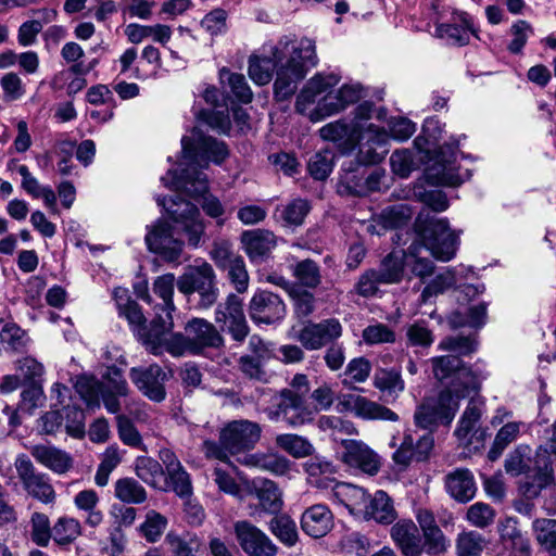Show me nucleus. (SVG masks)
<instances>
[{
    "label": "nucleus",
    "mask_w": 556,
    "mask_h": 556,
    "mask_svg": "<svg viewBox=\"0 0 556 556\" xmlns=\"http://www.w3.org/2000/svg\"><path fill=\"white\" fill-rule=\"evenodd\" d=\"M530 464L531 448L528 445L520 444L506 456L504 468L508 475L518 477L529 470Z\"/></svg>",
    "instance_id": "49530a36"
},
{
    "label": "nucleus",
    "mask_w": 556,
    "mask_h": 556,
    "mask_svg": "<svg viewBox=\"0 0 556 556\" xmlns=\"http://www.w3.org/2000/svg\"><path fill=\"white\" fill-rule=\"evenodd\" d=\"M249 312L255 323L273 324L283 318L286 306L277 294L262 290L252 296Z\"/></svg>",
    "instance_id": "412c9836"
},
{
    "label": "nucleus",
    "mask_w": 556,
    "mask_h": 556,
    "mask_svg": "<svg viewBox=\"0 0 556 556\" xmlns=\"http://www.w3.org/2000/svg\"><path fill=\"white\" fill-rule=\"evenodd\" d=\"M114 496L122 503L141 504L148 494L146 489L134 478H119L114 483Z\"/></svg>",
    "instance_id": "ea45409f"
},
{
    "label": "nucleus",
    "mask_w": 556,
    "mask_h": 556,
    "mask_svg": "<svg viewBox=\"0 0 556 556\" xmlns=\"http://www.w3.org/2000/svg\"><path fill=\"white\" fill-rule=\"evenodd\" d=\"M215 321L222 325V330L228 331L236 341H243L249 334L242 301L236 294H229L225 302L218 304Z\"/></svg>",
    "instance_id": "2eb2a0df"
},
{
    "label": "nucleus",
    "mask_w": 556,
    "mask_h": 556,
    "mask_svg": "<svg viewBox=\"0 0 556 556\" xmlns=\"http://www.w3.org/2000/svg\"><path fill=\"white\" fill-rule=\"evenodd\" d=\"M455 150L445 144L425 170L426 180L433 186L456 187L469 179V169H462L456 165Z\"/></svg>",
    "instance_id": "9b49d317"
},
{
    "label": "nucleus",
    "mask_w": 556,
    "mask_h": 556,
    "mask_svg": "<svg viewBox=\"0 0 556 556\" xmlns=\"http://www.w3.org/2000/svg\"><path fill=\"white\" fill-rule=\"evenodd\" d=\"M241 243L252 263H262L276 248L277 238L267 229L245 230L241 235Z\"/></svg>",
    "instance_id": "4be33fe9"
},
{
    "label": "nucleus",
    "mask_w": 556,
    "mask_h": 556,
    "mask_svg": "<svg viewBox=\"0 0 556 556\" xmlns=\"http://www.w3.org/2000/svg\"><path fill=\"white\" fill-rule=\"evenodd\" d=\"M30 454L38 464L58 475H63L73 467L72 456L53 445H34L30 448Z\"/></svg>",
    "instance_id": "a878e982"
},
{
    "label": "nucleus",
    "mask_w": 556,
    "mask_h": 556,
    "mask_svg": "<svg viewBox=\"0 0 556 556\" xmlns=\"http://www.w3.org/2000/svg\"><path fill=\"white\" fill-rule=\"evenodd\" d=\"M181 164L185 165L180 176L169 169L161 178L162 184L172 190H184L190 197L201 200L205 214L212 218H218L224 214L220 201L208 193V181L201 169L206 168L210 162L220 164L228 155L224 142L212 137H198L191 142L190 137L181 139Z\"/></svg>",
    "instance_id": "7ed1b4c3"
},
{
    "label": "nucleus",
    "mask_w": 556,
    "mask_h": 556,
    "mask_svg": "<svg viewBox=\"0 0 556 556\" xmlns=\"http://www.w3.org/2000/svg\"><path fill=\"white\" fill-rule=\"evenodd\" d=\"M523 426L520 421H510L502 426L496 432L493 444L489 450V459L492 462L496 460L504 450L517 440Z\"/></svg>",
    "instance_id": "a19ab883"
},
{
    "label": "nucleus",
    "mask_w": 556,
    "mask_h": 556,
    "mask_svg": "<svg viewBox=\"0 0 556 556\" xmlns=\"http://www.w3.org/2000/svg\"><path fill=\"white\" fill-rule=\"evenodd\" d=\"M262 428L257 422L240 419L228 422L219 433L218 447L215 442L205 441L204 447L208 456L220 460L227 459L228 452L231 455H238L252 450L260 441Z\"/></svg>",
    "instance_id": "0eeeda50"
},
{
    "label": "nucleus",
    "mask_w": 556,
    "mask_h": 556,
    "mask_svg": "<svg viewBox=\"0 0 556 556\" xmlns=\"http://www.w3.org/2000/svg\"><path fill=\"white\" fill-rule=\"evenodd\" d=\"M413 212L406 204H395L386 207L377 217L374 224L368 227L372 233L381 235V229L400 228L412 218Z\"/></svg>",
    "instance_id": "c85d7f7f"
},
{
    "label": "nucleus",
    "mask_w": 556,
    "mask_h": 556,
    "mask_svg": "<svg viewBox=\"0 0 556 556\" xmlns=\"http://www.w3.org/2000/svg\"><path fill=\"white\" fill-rule=\"evenodd\" d=\"M144 240L148 249L166 262H177L184 250V242L174 236L173 227L164 220L149 226Z\"/></svg>",
    "instance_id": "ddd939ff"
},
{
    "label": "nucleus",
    "mask_w": 556,
    "mask_h": 556,
    "mask_svg": "<svg viewBox=\"0 0 556 556\" xmlns=\"http://www.w3.org/2000/svg\"><path fill=\"white\" fill-rule=\"evenodd\" d=\"M175 280V276L173 274H165L157 277L154 281L153 290L164 302L161 308V314L164 318H167V314L172 316V312L175 311V305L173 303Z\"/></svg>",
    "instance_id": "603ef678"
},
{
    "label": "nucleus",
    "mask_w": 556,
    "mask_h": 556,
    "mask_svg": "<svg viewBox=\"0 0 556 556\" xmlns=\"http://www.w3.org/2000/svg\"><path fill=\"white\" fill-rule=\"evenodd\" d=\"M269 529L271 533L287 546H293L298 541L295 522L288 516H276L271 519Z\"/></svg>",
    "instance_id": "864d4df0"
},
{
    "label": "nucleus",
    "mask_w": 556,
    "mask_h": 556,
    "mask_svg": "<svg viewBox=\"0 0 556 556\" xmlns=\"http://www.w3.org/2000/svg\"><path fill=\"white\" fill-rule=\"evenodd\" d=\"M219 79L222 84H227L230 87L232 93L239 101L243 103L252 101L253 93L242 74L222 68L219 71Z\"/></svg>",
    "instance_id": "8fccbe9b"
},
{
    "label": "nucleus",
    "mask_w": 556,
    "mask_h": 556,
    "mask_svg": "<svg viewBox=\"0 0 556 556\" xmlns=\"http://www.w3.org/2000/svg\"><path fill=\"white\" fill-rule=\"evenodd\" d=\"M275 443L294 458H304L314 452L313 444L306 438L294 433L279 434L276 437Z\"/></svg>",
    "instance_id": "37998d69"
},
{
    "label": "nucleus",
    "mask_w": 556,
    "mask_h": 556,
    "mask_svg": "<svg viewBox=\"0 0 556 556\" xmlns=\"http://www.w3.org/2000/svg\"><path fill=\"white\" fill-rule=\"evenodd\" d=\"M177 287L185 294L198 292L200 294V305L203 307H210L217 300L215 274L212 266L206 262L188 267L184 275L178 278Z\"/></svg>",
    "instance_id": "f8f14e48"
},
{
    "label": "nucleus",
    "mask_w": 556,
    "mask_h": 556,
    "mask_svg": "<svg viewBox=\"0 0 556 556\" xmlns=\"http://www.w3.org/2000/svg\"><path fill=\"white\" fill-rule=\"evenodd\" d=\"M390 535L404 556L421 555L424 543L419 530L413 520H399L392 526Z\"/></svg>",
    "instance_id": "b1692460"
},
{
    "label": "nucleus",
    "mask_w": 556,
    "mask_h": 556,
    "mask_svg": "<svg viewBox=\"0 0 556 556\" xmlns=\"http://www.w3.org/2000/svg\"><path fill=\"white\" fill-rule=\"evenodd\" d=\"M135 473L148 485L157 488L164 476V470L157 460L148 456H140L135 460Z\"/></svg>",
    "instance_id": "a18cd8bd"
},
{
    "label": "nucleus",
    "mask_w": 556,
    "mask_h": 556,
    "mask_svg": "<svg viewBox=\"0 0 556 556\" xmlns=\"http://www.w3.org/2000/svg\"><path fill=\"white\" fill-rule=\"evenodd\" d=\"M416 240L404 252L406 267L421 279L432 275L433 263L424 254L430 253L435 260L448 262L455 255L459 233L450 227L446 218L419 214L415 222Z\"/></svg>",
    "instance_id": "39448f33"
},
{
    "label": "nucleus",
    "mask_w": 556,
    "mask_h": 556,
    "mask_svg": "<svg viewBox=\"0 0 556 556\" xmlns=\"http://www.w3.org/2000/svg\"><path fill=\"white\" fill-rule=\"evenodd\" d=\"M363 340L368 345L393 343L395 341L394 331L384 324H375L367 326L363 330Z\"/></svg>",
    "instance_id": "774afa93"
},
{
    "label": "nucleus",
    "mask_w": 556,
    "mask_h": 556,
    "mask_svg": "<svg viewBox=\"0 0 556 556\" xmlns=\"http://www.w3.org/2000/svg\"><path fill=\"white\" fill-rule=\"evenodd\" d=\"M495 510L485 503L477 502L470 505L466 513V520L476 528H486L493 523Z\"/></svg>",
    "instance_id": "052dcab7"
},
{
    "label": "nucleus",
    "mask_w": 556,
    "mask_h": 556,
    "mask_svg": "<svg viewBox=\"0 0 556 556\" xmlns=\"http://www.w3.org/2000/svg\"><path fill=\"white\" fill-rule=\"evenodd\" d=\"M156 202L166 210L172 220L186 233L188 243L194 248L198 247L205 229L198 207L180 197L168 201L157 197Z\"/></svg>",
    "instance_id": "9d476101"
},
{
    "label": "nucleus",
    "mask_w": 556,
    "mask_h": 556,
    "mask_svg": "<svg viewBox=\"0 0 556 556\" xmlns=\"http://www.w3.org/2000/svg\"><path fill=\"white\" fill-rule=\"evenodd\" d=\"M22 177V188L33 198H41L49 208H54L56 205V197L50 186H42L39 180L29 172L26 165H21L17 168Z\"/></svg>",
    "instance_id": "e433bc0d"
},
{
    "label": "nucleus",
    "mask_w": 556,
    "mask_h": 556,
    "mask_svg": "<svg viewBox=\"0 0 556 556\" xmlns=\"http://www.w3.org/2000/svg\"><path fill=\"white\" fill-rule=\"evenodd\" d=\"M311 211V204L304 199H293L280 208V217L288 226H301Z\"/></svg>",
    "instance_id": "4d7b16f0"
},
{
    "label": "nucleus",
    "mask_w": 556,
    "mask_h": 556,
    "mask_svg": "<svg viewBox=\"0 0 556 556\" xmlns=\"http://www.w3.org/2000/svg\"><path fill=\"white\" fill-rule=\"evenodd\" d=\"M81 534L79 520L73 517H61L52 528V539L59 545H67Z\"/></svg>",
    "instance_id": "09e8293b"
},
{
    "label": "nucleus",
    "mask_w": 556,
    "mask_h": 556,
    "mask_svg": "<svg viewBox=\"0 0 556 556\" xmlns=\"http://www.w3.org/2000/svg\"><path fill=\"white\" fill-rule=\"evenodd\" d=\"M485 538L473 530L458 533L455 541L457 556H480L486 547Z\"/></svg>",
    "instance_id": "c03bdc74"
},
{
    "label": "nucleus",
    "mask_w": 556,
    "mask_h": 556,
    "mask_svg": "<svg viewBox=\"0 0 556 556\" xmlns=\"http://www.w3.org/2000/svg\"><path fill=\"white\" fill-rule=\"evenodd\" d=\"M454 22V24L438 25L435 28L437 36L452 45L463 46L468 43L470 35L476 33L471 17L465 12H459L455 14Z\"/></svg>",
    "instance_id": "cd10ccee"
},
{
    "label": "nucleus",
    "mask_w": 556,
    "mask_h": 556,
    "mask_svg": "<svg viewBox=\"0 0 556 556\" xmlns=\"http://www.w3.org/2000/svg\"><path fill=\"white\" fill-rule=\"evenodd\" d=\"M339 83L340 76L334 73L315 74L300 91L296 111L316 123L343 112L364 97L363 87L357 83L344 84L333 92Z\"/></svg>",
    "instance_id": "423d86ee"
},
{
    "label": "nucleus",
    "mask_w": 556,
    "mask_h": 556,
    "mask_svg": "<svg viewBox=\"0 0 556 556\" xmlns=\"http://www.w3.org/2000/svg\"><path fill=\"white\" fill-rule=\"evenodd\" d=\"M337 410L351 413L363 420H399V415L387 406L353 393L342 394L338 399Z\"/></svg>",
    "instance_id": "4468645a"
},
{
    "label": "nucleus",
    "mask_w": 556,
    "mask_h": 556,
    "mask_svg": "<svg viewBox=\"0 0 556 556\" xmlns=\"http://www.w3.org/2000/svg\"><path fill=\"white\" fill-rule=\"evenodd\" d=\"M301 526L309 536L323 538L332 528V514L325 505H313L303 513Z\"/></svg>",
    "instance_id": "bb28decb"
},
{
    "label": "nucleus",
    "mask_w": 556,
    "mask_h": 556,
    "mask_svg": "<svg viewBox=\"0 0 556 556\" xmlns=\"http://www.w3.org/2000/svg\"><path fill=\"white\" fill-rule=\"evenodd\" d=\"M390 446L396 447L392 455L393 462L401 468H406L413 460L421 462L427 459L433 447V438L431 434H424L416 441L407 432L399 445L395 437H393Z\"/></svg>",
    "instance_id": "a211bd4d"
},
{
    "label": "nucleus",
    "mask_w": 556,
    "mask_h": 556,
    "mask_svg": "<svg viewBox=\"0 0 556 556\" xmlns=\"http://www.w3.org/2000/svg\"><path fill=\"white\" fill-rule=\"evenodd\" d=\"M483 410L484 401L481 397L470 399L454 432L459 440L468 437L475 425L480 420Z\"/></svg>",
    "instance_id": "79ce46f5"
},
{
    "label": "nucleus",
    "mask_w": 556,
    "mask_h": 556,
    "mask_svg": "<svg viewBox=\"0 0 556 556\" xmlns=\"http://www.w3.org/2000/svg\"><path fill=\"white\" fill-rule=\"evenodd\" d=\"M532 528L541 547L556 556V520L546 518L535 519Z\"/></svg>",
    "instance_id": "de8ad7c7"
},
{
    "label": "nucleus",
    "mask_w": 556,
    "mask_h": 556,
    "mask_svg": "<svg viewBox=\"0 0 556 556\" xmlns=\"http://www.w3.org/2000/svg\"><path fill=\"white\" fill-rule=\"evenodd\" d=\"M129 377L132 383L151 401L162 402L165 399L164 382L168 377L159 365L132 367Z\"/></svg>",
    "instance_id": "aec40b11"
},
{
    "label": "nucleus",
    "mask_w": 556,
    "mask_h": 556,
    "mask_svg": "<svg viewBox=\"0 0 556 556\" xmlns=\"http://www.w3.org/2000/svg\"><path fill=\"white\" fill-rule=\"evenodd\" d=\"M236 538L249 556H275L277 546L258 528L249 521H237L233 526Z\"/></svg>",
    "instance_id": "f3484780"
},
{
    "label": "nucleus",
    "mask_w": 556,
    "mask_h": 556,
    "mask_svg": "<svg viewBox=\"0 0 556 556\" xmlns=\"http://www.w3.org/2000/svg\"><path fill=\"white\" fill-rule=\"evenodd\" d=\"M99 502V494L93 489L81 490L73 498L75 507L87 514L85 523L91 528L99 527L104 519L103 513L98 509Z\"/></svg>",
    "instance_id": "f704fd0d"
},
{
    "label": "nucleus",
    "mask_w": 556,
    "mask_h": 556,
    "mask_svg": "<svg viewBox=\"0 0 556 556\" xmlns=\"http://www.w3.org/2000/svg\"><path fill=\"white\" fill-rule=\"evenodd\" d=\"M460 274L457 268H446L444 271L438 274L429 285L425 287L421 292V299L424 302L439 293H443L456 283V276Z\"/></svg>",
    "instance_id": "13d9d810"
},
{
    "label": "nucleus",
    "mask_w": 556,
    "mask_h": 556,
    "mask_svg": "<svg viewBox=\"0 0 556 556\" xmlns=\"http://www.w3.org/2000/svg\"><path fill=\"white\" fill-rule=\"evenodd\" d=\"M167 527V519L156 510H149L144 521L139 527L140 534L150 543L160 540Z\"/></svg>",
    "instance_id": "3c124183"
},
{
    "label": "nucleus",
    "mask_w": 556,
    "mask_h": 556,
    "mask_svg": "<svg viewBox=\"0 0 556 556\" xmlns=\"http://www.w3.org/2000/svg\"><path fill=\"white\" fill-rule=\"evenodd\" d=\"M486 319V306L483 303L473 305L468 308L467 317L462 318L460 313L455 312L450 316V324L454 328L469 326V327H481L484 325Z\"/></svg>",
    "instance_id": "680f3d73"
},
{
    "label": "nucleus",
    "mask_w": 556,
    "mask_h": 556,
    "mask_svg": "<svg viewBox=\"0 0 556 556\" xmlns=\"http://www.w3.org/2000/svg\"><path fill=\"white\" fill-rule=\"evenodd\" d=\"M173 327L172 316L167 314V318H164L162 314H157L152 320L150 329L139 333L140 340L146 349L154 355H161L164 352H168L173 356H180L186 352L191 353L189 336L173 333Z\"/></svg>",
    "instance_id": "6e6552de"
},
{
    "label": "nucleus",
    "mask_w": 556,
    "mask_h": 556,
    "mask_svg": "<svg viewBox=\"0 0 556 556\" xmlns=\"http://www.w3.org/2000/svg\"><path fill=\"white\" fill-rule=\"evenodd\" d=\"M306 397L289 390H281L274 396L273 407L266 415L271 421H285L291 428H298L314 420L315 410L306 404Z\"/></svg>",
    "instance_id": "1a4fd4ad"
},
{
    "label": "nucleus",
    "mask_w": 556,
    "mask_h": 556,
    "mask_svg": "<svg viewBox=\"0 0 556 556\" xmlns=\"http://www.w3.org/2000/svg\"><path fill=\"white\" fill-rule=\"evenodd\" d=\"M365 518L382 525H390L396 519L392 500L384 491H377L372 498H367V506L362 511Z\"/></svg>",
    "instance_id": "7c9ffc66"
},
{
    "label": "nucleus",
    "mask_w": 556,
    "mask_h": 556,
    "mask_svg": "<svg viewBox=\"0 0 556 556\" xmlns=\"http://www.w3.org/2000/svg\"><path fill=\"white\" fill-rule=\"evenodd\" d=\"M124 452L116 445H109L100 455V464L98 465L94 483L99 488H104L109 484L110 475L118 467L123 460Z\"/></svg>",
    "instance_id": "4c0bfd02"
},
{
    "label": "nucleus",
    "mask_w": 556,
    "mask_h": 556,
    "mask_svg": "<svg viewBox=\"0 0 556 556\" xmlns=\"http://www.w3.org/2000/svg\"><path fill=\"white\" fill-rule=\"evenodd\" d=\"M333 155L330 151L325 150L315 153L308 162L309 174L318 180L326 179L332 170Z\"/></svg>",
    "instance_id": "0e129e2a"
},
{
    "label": "nucleus",
    "mask_w": 556,
    "mask_h": 556,
    "mask_svg": "<svg viewBox=\"0 0 556 556\" xmlns=\"http://www.w3.org/2000/svg\"><path fill=\"white\" fill-rule=\"evenodd\" d=\"M31 539L39 546H47L52 538V528L47 515L34 513L30 519Z\"/></svg>",
    "instance_id": "338daca9"
},
{
    "label": "nucleus",
    "mask_w": 556,
    "mask_h": 556,
    "mask_svg": "<svg viewBox=\"0 0 556 556\" xmlns=\"http://www.w3.org/2000/svg\"><path fill=\"white\" fill-rule=\"evenodd\" d=\"M316 46L312 39L285 36L265 43L249 59V76L257 85L268 84L276 71L275 93L283 100L294 93L299 81L316 66Z\"/></svg>",
    "instance_id": "f257e3e1"
},
{
    "label": "nucleus",
    "mask_w": 556,
    "mask_h": 556,
    "mask_svg": "<svg viewBox=\"0 0 556 556\" xmlns=\"http://www.w3.org/2000/svg\"><path fill=\"white\" fill-rule=\"evenodd\" d=\"M294 277L305 287L315 288L320 283L317 264L311 260L299 262L293 268Z\"/></svg>",
    "instance_id": "e2e57ef3"
},
{
    "label": "nucleus",
    "mask_w": 556,
    "mask_h": 556,
    "mask_svg": "<svg viewBox=\"0 0 556 556\" xmlns=\"http://www.w3.org/2000/svg\"><path fill=\"white\" fill-rule=\"evenodd\" d=\"M445 485L448 494L460 503L472 500L477 490L473 476L468 469H456L448 473Z\"/></svg>",
    "instance_id": "c756f323"
},
{
    "label": "nucleus",
    "mask_w": 556,
    "mask_h": 556,
    "mask_svg": "<svg viewBox=\"0 0 556 556\" xmlns=\"http://www.w3.org/2000/svg\"><path fill=\"white\" fill-rule=\"evenodd\" d=\"M433 375L439 381L447 380L437 394L426 396L414 413L416 426L432 430L439 426H450L459 409L463 399L480 389V379L454 355L431 358Z\"/></svg>",
    "instance_id": "f03ea898"
},
{
    "label": "nucleus",
    "mask_w": 556,
    "mask_h": 556,
    "mask_svg": "<svg viewBox=\"0 0 556 556\" xmlns=\"http://www.w3.org/2000/svg\"><path fill=\"white\" fill-rule=\"evenodd\" d=\"M405 257L404 252H392L387 255L377 270L380 282L383 285L400 283L405 274Z\"/></svg>",
    "instance_id": "58836bf2"
},
{
    "label": "nucleus",
    "mask_w": 556,
    "mask_h": 556,
    "mask_svg": "<svg viewBox=\"0 0 556 556\" xmlns=\"http://www.w3.org/2000/svg\"><path fill=\"white\" fill-rule=\"evenodd\" d=\"M342 334L341 324L337 319H327L319 324H308L292 334L303 348L319 350Z\"/></svg>",
    "instance_id": "6ab92c4d"
},
{
    "label": "nucleus",
    "mask_w": 556,
    "mask_h": 556,
    "mask_svg": "<svg viewBox=\"0 0 556 556\" xmlns=\"http://www.w3.org/2000/svg\"><path fill=\"white\" fill-rule=\"evenodd\" d=\"M368 496L363 488L345 482H334L328 494L330 501L344 506L352 515L362 514Z\"/></svg>",
    "instance_id": "393cba45"
},
{
    "label": "nucleus",
    "mask_w": 556,
    "mask_h": 556,
    "mask_svg": "<svg viewBox=\"0 0 556 556\" xmlns=\"http://www.w3.org/2000/svg\"><path fill=\"white\" fill-rule=\"evenodd\" d=\"M307 480L319 489H331L336 482L331 477L336 473L334 465L324 457L315 456L304 464Z\"/></svg>",
    "instance_id": "473e14b6"
},
{
    "label": "nucleus",
    "mask_w": 556,
    "mask_h": 556,
    "mask_svg": "<svg viewBox=\"0 0 556 556\" xmlns=\"http://www.w3.org/2000/svg\"><path fill=\"white\" fill-rule=\"evenodd\" d=\"M191 342V353L199 354L205 348H219L224 339L213 324L203 318H193L186 326Z\"/></svg>",
    "instance_id": "5701e85b"
},
{
    "label": "nucleus",
    "mask_w": 556,
    "mask_h": 556,
    "mask_svg": "<svg viewBox=\"0 0 556 556\" xmlns=\"http://www.w3.org/2000/svg\"><path fill=\"white\" fill-rule=\"evenodd\" d=\"M75 389L88 407L94 408L100 406V394L103 390V386L93 377H78L75 382Z\"/></svg>",
    "instance_id": "6e6d98bb"
},
{
    "label": "nucleus",
    "mask_w": 556,
    "mask_h": 556,
    "mask_svg": "<svg viewBox=\"0 0 556 556\" xmlns=\"http://www.w3.org/2000/svg\"><path fill=\"white\" fill-rule=\"evenodd\" d=\"M125 35L127 39L135 45L148 38H152L154 41L165 45L172 37V29L169 26L163 24L140 25L131 23L126 26Z\"/></svg>",
    "instance_id": "72a5a7b5"
},
{
    "label": "nucleus",
    "mask_w": 556,
    "mask_h": 556,
    "mask_svg": "<svg viewBox=\"0 0 556 556\" xmlns=\"http://www.w3.org/2000/svg\"><path fill=\"white\" fill-rule=\"evenodd\" d=\"M510 35L513 38L508 45V50L518 54L527 45L529 37L533 35V28L529 22L518 20L511 25Z\"/></svg>",
    "instance_id": "69168bd1"
},
{
    "label": "nucleus",
    "mask_w": 556,
    "mask_h": 556,
    "mask_svg": "<svg viewBox=\"0 0 556 556\" xmlns=\"http://www.w3.org/2000/svg\"><path fill=\"white\" fill-rule=\"evenodd\" d=\"M538 471L527 477L523 482L519 484V492L528 500L538 497L542 490L551 485L554 481L553 469L547 464L545 458H541L540 463L535 462Z\"/></svg>",
    "instance_id": "2f4dec72"
},
{
    "label": "nucleus",
    "mask_w": 556,
    "mask_h": 556,
    "mask_svg": "<svg viewBox=\"0 0 556 556\" xmlns=\"http://www.w3.org/2000/svg\"><path fill=\"white\" fill-rule=\"evenodd\" d=\"M25 491L33 497L42 503H51L55 498V492L51 485L49 478L39 472L36 477L23 484Z\"/></svg>",
    "instance_id": "bf43d9fd"
},
{
    "label": "nucleus",
    "mask_w": 556,
    "mask_h": 556,
    "mask_svg": "<svg viewBox=\"0 0 556 556\" xmlns=\"http://www.w3.org/2000/svg\"><path fill=\"white\" fill-rule=\"evenodd\" d=\"M386 109L376 108L365 101L354 110L351 122L338 119L324 125L319 135L324 140L337 142L348 149L358 148L359 161L364 164H377L388 154V134L377 124L384 121Z\"/></svg>",
    "instance_id": "20e7f679"
},
{
    "label": "nucleus",
    "mask_w": 556,
    "mask_h": 556,
    "mask_svg": "<svg viewBox=\"0 0 556 556\" xmlns=\"http://www.w3.org/2000/svg\"><path fill=\"white\" fill-rule=\"evenodd\" d=\"M374 386L378 390L388 392V394L395 397L405 389V383L401 377V374L396 370L387 369H381L376 372L374 378Z\"/></svg>",
    "instance_id": "5fc2aeb1"
},
{
    "label": "nucleus",
    "mask_w": 556,
    "mask_h": 556,
    "mask_svg": "<svg viewBox=\"0 0 556 556\" xmlns=\"http://www.w3.org/2000/svg\"><path fill=\"white\" fill-rule=\"evenodd\" d=\"M254 493L262 508L267 513H278L282 507L281 492L277 484L268 479L252 482Z\"/></svg>",
    "instance_id": "c9c22d12"
},
{
    "label": "nucleus",
    "mask_w": 556,
    "mask_h": 556,
    "mask_svg": "<svg viewBox=\"0 0 556 556\" xmlns=\"http://www.w3.org/2000/svg\"><path fill=\"white\" fill-rule=\"evenodd\" d=\"M340 459L346 466L358 469L369 476L380 469V458L366 443L359 440H341Z\"/></svg>",
    "instance_id": "dca6fc26"
}]
</instances>
